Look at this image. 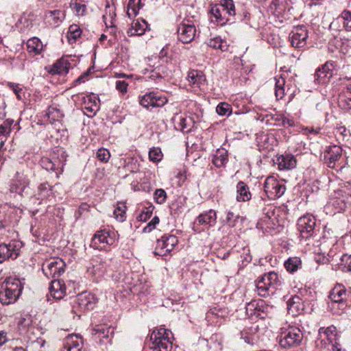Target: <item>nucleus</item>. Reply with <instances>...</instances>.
Segmentation results:
<instances>
[{"instance_id":"nucleus-33","label":"nucleus","mask_w":351,"mask_h":351,"mask_svg":"<svg viewBox=\"0 0 351 351\" xmlns=\"http://www.w3.org/2000/svg\"><path fill=\"white\" fill-rule=\"evenodd\" d=\"M222 12L224 17L226 15L233 17L236 14L235 6L233 0H221V25L226 24L229 19H226V22H221L222 21Z\"/></svg>"},{"instance_id":"nucleus-1","label":"nucleus","mask_w":351,"mask_h":351,"mask_svg":"<svg viewBox=\"0 0 351 351\" xmlns=\"http://www.w3.org/2000/svg\"><path fill=\"white\" fill-rule=\"evenodd\" d=\"M23 285L19 279L7 278L0 285V302L3 305L14 304L22 293Z\"/></svg>"},{"instance_id":"nucleus-5","label":"nucleus","mask_w":351,"mask_h":351,"mask_svg":"<svg viewBox=\"0 0 351 351\" xmlns=\"http://www.w3.org/2000/svg\"><path fill=\"white\" fill-rule=\"evenodd\" d=\"M303 339V334L300 328L290 327L282 331L279 336V344L284 348H291L299 346Z\"/></svg>"},{"instance_id":"nucleus-52","label":"nucleus","mask_w":351,"mask_h":351,"mask_svg":"<svg viewBox=\"0 0 351 351\" xmlns=\"http://www.w3.org/2000/svg\"><path fill=\"white\" fill-rule=\"evenodd\" d=\"M110 157V152L105 148H100L97 152V158L101 162H107Z\"/></svg>"},{"instance_id":"nucleus-62","label":"nucleus","mask_w":351,"mask_h":351,"mask_svg":"<svg viewBox=\"0 0 351 351\" xmlns=\"http://www.w3.org/2000/svg\"><path fill=\"white\" fill-rule=\"evenodd\" d=\"M331 346L332 347V351H346L342 348L341 345L338 341L332 344Z\"/></svg>"},{"instance_id":"nucleus-41","label":"nucleus","mask_w":351,"mask_h":351,"mask_svg":"<svg viewBox=\"0 0 351 351\" xmlns=\"http://www.w3.org/2000/svg\"><path fill=\"white\" fill-rule=\"evenodd\" d=\"M143 7L141 0H129L127 14L130 18L136 16Z\"/></svg>"},{"instance_id":"nucleus-30","label":"nucleus","mask_w":351,"mask_h":351,"mask_svg":"<svg viewBox=\"0 0 351 351\" xmlns=\"http://www.w3.org/2000/svg\"><path fill=\"white\" fill-rule=\"evenodd\" d=\"M319 335L323 339H327L331 345L338 341L337 328L333 325L326 328H320L319 329Z\"/></svg>"},{"instance_id":"nucleus-39","label":"nucleus","mask_w":351,"mask_h":351,"mask_svg":"<svg viewBox=\"0 0 351 351\" xmlns=\"http://www.w3.org/2000/svg\"><path fill=\"white\" fill-rule=\"evenodd\" d=\"M46 16L51 25L58 26L59 24L64 20V12L61 10H55L47 12Z\"/></svg>"},{"instance_id":"nucleus-8","label":"nucleus","mask_w":351,"mask_h":351,"mask_svg":"<svg viewBox=\"0 0 351 351\" xmlns=\"http://www.w3.org/2000/svg\"><path fill=\"white\" fill-rule=\"evenodd\" d=\"M343 159V149L341 147L335 145L327 147L324 154V160L329 168H343L345 165L342 162Z\"/></svg>"},{"instance_id":"nucleus-25","label":"nucleus","mask_w":351,"mask_h":351,"mask_svg":"<svg viewBox=\"0 0 351 351\" xmlns=\"http://www.w3.org/2000/svg\"><path fill=\"white\" fill-rule=\"evenodd\" d=\"M42 167L47 171L55 172L56 177L59 178L62 172L63 164L59 160H52L48 158H43L40 160Z\"/></svg>"},{"instance_id":"nucleus-16","label":"nucleus","mask_w":351,"mask_h":351,"mask_svg":"<svg viewBox=\"0 0 351 351\" xmlns=\"http://www.w3.org/2000/svg\"><path fill=\"white\" fill-rule=\"evenodd\" d=\"M20 248L21 244L14 241H10L8 244H0V263L9 258H16L19 254Z\"/></svg>"},{"instance_id":"nucleus-64","label":"nucleus","mask_w":351,"mask_h":351,"mask_svg":"<svg viewBox=\"0 0 351 351\" xmlns=\"http://www.w3.org/2000/svg\"><path fill=\"white\" fill-rule=\"evenodd\" d=\"M88 76V73H84V74H82V75H80L79 77H77L75 81H74V84L75 85H77L78 84H80L81 82H84V78L85 77H87Z\"/></svg>"},{"instance_id":"nucleus-35","label":"nucleus","mask_w":351,"mask_h":351,"mask_svg":"<svg viewBox=\"0 0 351 351\" xmlns=\"http://www.w3.org/2000/svg\"><path fill=\"white\" fill-rule=\"evenodd\" d=\"M275 95L277 99H282L286 94L285 77L283 74L275 77Z\"/></svg>"},{"instance_id":"nucleus-51","label":"nucleus","mask_w":351,"mask_h":351,"mask_svg":"<svg viewBox=\"0 0 351 351\" xmlns=\"http://www.w3.org/2000/svg\"><path fill=\"white\" fill-rule=\"evenodd\" d=\"M7 86L13 90L19 100L22 99L23 88L21 84L14 82H8Z\"/></svg>"},{"instance_id":"nucleus-23","label":"nucleus","mask_w":351,"mask_h":351,"mask_svg":"<svg viewBox=\"0 0 351 351\" xmlns=\"http://www.w3.org/2000/svg\"><path fill=\"white\" fill-rule=\"evenodd\" d=\"M75 302L81 310H90L94 308L97 299L91 293H83L77 295Z\"/></svg>"},{"instance_id":"nucleus-60","label":"nucleus","mask_w":351,"mask_h":351,"mask_svg":"<svg viewBox=\"0 0 351 351\" xmlns=\"http://www.w3.org/2000/svg\"><path fill=\"white\" fill-rule=\"evenodd\" d=\"M8 341L6 332L0 331V346H3Z\"/></svg>"},{"instance_id":"nucleus-43","label":"nucleus","mask_w":351,"mask_h":351,"mask_svg":"<svg viewBox=\"0 0 351 351\" xmlns=\"http://www.w3.org/2000/svg\"><path fill=\"white\" fill-rule=\"evenodd\" d=\"M47 114L51 123H53L56 121H59L63 117V114L60 110L53 106L48 108Z\"/></svg>"},{"instance_id":"nucleus-21","label":"nucleus","mask_w":351,"mask_h":351,"mask_svg":"<svg viewBox=\"0 0 351 351\" xmlns=\"http://www.w3.org/2000/svg\"><path fill=\"white\" fill-rule=\"evenodd\" d=\"M330 203L338 212L344 210L348 205L351 204V196L342 191H336Z\"/></svg>"},{"instance_id":"nucleus-27","label":"nucleus","mask_w":351,"mask_h":351,"mask_svg":"<svg viewBox=\"0 0 351 351\" xmlns=\"http://www.w3.org/2000/svg\"><path fill=\"white\" fill-rule=\"evenodd\" d=\"M277 165L280 170H289L296 167L297 161L292 154L281 155L277 158Z\"/></svg>"},{"instance_id":"nucleus-50","label":"nucleus","mask_w":351,"mask_h":351,"mask_svg":"<svg viewBox=\"0 0 351 351\" xmlns=\"http://www.w3.org/2000/svg\"><path fill=\"white\" fill-rule=\"evenodd\" d=\"M335 135L338 140H344L349 136V131L344 126L337 127L335 130Z\"/></svg>"},{"instance_id":"nucleus-4","label":"nucleus","mask_w":351,"mask_h":351,"mask_svg":"<svg viewBox=\"0 0 351 351\" xmlns=\"http://www.w3.org/2000/svg\"><path fill=\"white\" fill-rule=\"evenodd\" d=\"M246 313L250 317H256L260 319L271 317L275 312L276 308L267 304L263 300H254L246 305Z\"/></svg>"},{"instance_id":"nucleus-44","label":"nucleus","mask_w":351,"mask_h":351,"mask_svg":"<svg viewBox=\"0 0 351 351\" xmlns=\"http://www.w3.org/2000/svg\"><path fill=\"white\" fill-rule=\"evenodd\" d=\"M338 104L342 109H351V95L342 91L339 95Z\"/></svg>"},{"instance_id":"nucleus-20","label":"nucleus","mask_w":351,"mask_h":351,"mask_svg":"<svg viewBox=\"0 0 351 351\" xmlns=\"http://www.w3.org/2000/svg\"><path fill=\"white\" fill-rule=\"evenodd\" d=\"M82 108L85 114L89 117H93L99 110V99L94 94L84 97Z\"/></svg>"},{"instance_id":"nucleus-47","label":"nucleus","mask_w":351,"mask_h":351,"mask_svg":"<svg viewBox=\"0 0 351 351\" xmlns=\"http://www.w3.org/2000/svg\"><path fill=\"white\" fill-rule=\"evenodd\" d=\"M70 6L72 10L77 16H84L86 12V5L84 3H79L77 1H72Z\"/></svg>"},{"instance_id":"nucleus-17","label":"nucleus","mask_w":351,"mask_h":351,"mask_svg":"<svg viewBox=\"0 0 351 351\" xmlns=\"http://www.w3.org/2000/svg\"><path fill=\"white\" fill-rule=\"evenodd\" d=\"M308 31L305 26L300 25L293 28L289 34V39L293 47H304L306 44Z\"/></svg>"},{"instance_id":"nucleus-49","label":"nucleus","mask_w":351,"mask_h":351,"mask_svg":"<svg viewBox=\"0 0 351 351\" xmlns=\"http://www.w3.org/2000/svg\"><path fill=\"white\" fill-rule=\"evenodd\" d=\"M125 206L123 204H119L114 210V215L119 221H123L125 216Z\"/></svg>"},{"instance_id":"nucleus-42","label":"nucleus","mask_w":351,"mask_h":351,"mask_svg":"<svg viewBox=\"0 0 351 351\" xmlns=\"http://www.w3.org/2000/svg\"><path fill=\"white\" fill-rule=\"evenodd\" d=\"M302 266V261L298 257H291L285 262V267L286 269L290 272L293 273L297 271Z\"/></svg>"},{"instance_id":"nucleus-56","label":"nucleus","mask_w":351,"mask_h":351,"mask_svg":"<svg viewBox=\"0 0 351 351\" xmlns=\"http://www.w3.org/2000/svg\"><path fill=\"white\" fill-rule=\"evenodd\" d=\"M128 84L125 80H117L116 82V88L120 93L124 94L127 93Z\"/></svg>"},{"instance_id":"nucleus-28","label":"nucleus","mask_w":351,"mask_h":351,"mask_svg":"<svg viewBox=\"0 0 351 351\" xmlns=\"http://www.w3.org/2000/svg\"><path fill=\"white\" fill-rule=\"evenodd\" d=\"M112 333V329L110 327L101 324L95 326L92 330L95 340H99V342H104V339H109Z\"/></svg>"},{"instance_id":"nucleus-24","label":"nucleus","mask_w":351,"mask_h":351,"mask_svg":"<svg viewBox=\"0 0 351 351\" xmlns=\"http://www.w3.org/2000/svg\"><path fill=\"white\" fill-rule=\"evenodd\" d=\"M29 180L27 176L22 173L16 172V180L10 185V191L12 193H22L29 186Z\"/></svg>"},{"instance_id":"nucleus-48","label":"nucleus","mask_w":351,"mask_h":351,"mask_svg":"<svg viewBox=\"0 0 351 351\" xmlns=\"http://www.w3.org/2000/svg\"><path fill=\"white\" fill-rule=\"evenodd\" d=\"M339 19L343 23V27L348 30L351 31V12L343 11Z\"/></svg>"},{"instance_id":"nucleus-31","label":"nucleus","mask_w":351,"mask_h":351,"mask_svg":"<svg viewBox=\"0 0 351 351\" xmlns=\"http://www.w3.org/2000/svg\"><path fill=\"white\" fill-rule=\"evenodd\" d=\"M346 289L341 284H337L331 291L330 298L335 303L345 305Z\"/></svg>"},{"instance_id":"nucleus-2","label":"nucleus","mask_w":351,"mask_h":351,"mask_svg":"<svg viewBox=\"0 0 351 351\" xmlns=\"http://www.w3.org/2000/svg\"><path fill=\"white\" fill-rule=\"evenodd\" d=\"M172 332L165 328L154 330L150 335L152 351H170L172 348Z\"/></svg>"},{"instance_id":"nucleus-53","label":"nucleus","mask_w":351,"mask_h":351,"mask_svg":"<svg viewBox=\"0 0 351 351\" xmlns=\"http://www.w3.org/2000/svg\"><path fill=\"white\" fill-rule=\"evenodd\" d=\"M167 198V194L165 190L162 189H156L154 193V199L160 204H163Z\"/></svg>"},{"instance_id":"nucleus-37","label":"nucleus","mask_w":351,"mask_h":351,"mask_svg":"<svg viewBox=\"0 0 351 351\" xmlns=\"http://www.w3.org/2000/svg\"><path fill=\"white\" fill-rule=\"evenodd\" d=\"M110 259L104 258L100 259L93 265L92 273L94 276L101 277L103 276L108 271V263Z\"/></svg>"},{"instance_id":"nucleus-54","label":"nucleus","mask_w":351,"mask_h":351,"mask_svg":"<svg viewBox=\"0 0 351 351\" xmlns=\"http://www.w3.org/2000/svg\"><path fill=\"white\" fill-rule=\"evenodd\" d=\"M13 121L7 120L2 125H0V136H5L8 134L10 132V125L12 123Z\"/></svg>"},{"instance_id":"nucleus-10","label":"nucleus","mask_w":351,"mask_h":351,"mask_svg":"<svg viewBox=\"0 0 351 351\" xmlns=\"http://www.w3.org/2000/svg\"><path fill=\"white\" fill-rule=\"evenodd\" d=\"M178 238L174 235H164L157 241L154 254L165 256L169 254L178 245Z\"/></svg>"},{"instance_id":"nucleus-61","label":"nucleus","mask_w":351,"mask_h":351,"mask_svg":"<svg viewBox=\"0 0 351 351\" xmlns=\"http://www.w3.org/2000/svg\"><path fill=\"white\" fill-rule=\"evenodd\" d=\"M179 127V129L182 131H184V130L186 129V119L182 117L180 118Z\"/></svg>"},{"instance_id":"nucleus-36","label":"nucleus","mask_w":351,"mask_h":351,"mask_svg":"<svg viewBox=\"0 0 351 351\" xmlns=\"http://www.w3.org/2000/svg\"><path fill=\"white\" fill-rule=\"evenodd\" d=\"M249 188L243 182H239L237 185V201L246 202L251 199Z\"/></svg>"},{"instance_id":"nucleus-22","label":"nucleus","mask_w":351,"mask_h":351,"mask_svg":"<svg viewBox=\"0 0 351 351\" xmlns=\"http://www.w3.org/2000/svg\"><path fill=\"white\" fill-rule=\"evenodd\" d=\"M83 341L80 336L71 334L69 335L64 339V344L62 351H81Z\"/></svg>"},{"instance_id":"nucleus-12","label":"nucleus","mask_w":351,"mask_h":351,"mask_svg":"<svg viewBox=\"0 0 351 351\" xmlns=\"http://www.w3.org/2000/svg\"><path fill=\"white\" fill-rule=\"evenodd\" d=\"M65 263L60 258H53L43 265V271L47 278H56L64 271Z\"/></svg>"},{"instance_id":"nucleus-9","label":"nucleus","mask_w":351,"mask_h":351,"mask_svg":"<svg viewBox=\"0 0 351 351\" xmlns=\"http://www.w3.org/2000/svg\"><path fill=\"white\" fill-rule=\"evenodd\" d=\"M186 80L189 85L191 87V91L196 94H199L201 91L204 90L207 84L204 73L199 70L192 69L189 71Z\"/></svg>"},{"instance_id":"nucleus-14","label":"nucleus","mask_w":351,"mask_h":351,"mask_svg":"<svg viewBox=\"0 0 351 351\" xmlns=\"http://www.w3.org/2000/svg\"><path fill=\"white\" fill-rule=\"evenodd\" d=\"M167 99L159 93L150 92L139 97V103L144 108L161 107L166 104Z\"/></svg>"},{"instance_id":"nucleus-6","label":"nucleus","mask_w":351,"mask_h":351,"mask_svg":"<svg viewBox=\"0 0 351 351\" xmlns=\"http://www.w3.org/2000/svg\"><path fill=\"white\" fill-rule=\"evenodd\" d=\"M209 30L210 36H213L208 42V46L213 49L219 48V39L216 32H217L218 21L219 19V8L217 4L211 3L209 10Z\"/></svg>"},{"instance_id":"nucleus-19","label":"nucleus","mask_w":351,"mask_h":351,"mask_svg":"<svg viewBox=\"0 0 351 351\" xmlns=\"http://www.w3.org/2000/svg\"><path fill=\"white\" fill-rule=\"evenodd\" d=\"M274 206L272 204L267 205V207L263 209V217L257 223V226L263 230H267L272 229L274 226Z\"/></svg>"},{"instance_id":"nucleus-38","label":"nucleus","mask_w":351,"mask_h":351,"mask_svg":"<svg viewBox=\"0 0 351 351\" xmlns=\"http://www.w3.org/2000/svg\"><path fill=\"white\" fill-rule=\"evenodd\" d=\"M27 48L29 53L38 55L43 51V45L39 38L33 37L27 40Z\"/></svg>"},{"instance_id":"nucleus-45","label":"nucleus","mask_w":351,"mask_h":351,"mask_svg":"<svg viewBox=\"0 0 351 351\" xmlns=\"http://www.w3.org/2000/svg\"><path fill=\"white\" fill-rule=\"evenodd\" d=\"M82 29L76 24L71 25L67 32V38L70 43L75 42L77 38L80 37Z\"/></svg>"},{"instance_id":"nucleus-34","label":"nucleus","mask_w":351,"mask_h":351,"mask_svg":"<svg viewBox=\"0 0 351 351\" xmlns=\"http://www.w3.org/2000/svg\"><path fill=\"white\" fill-rule=\"evenodd\" d=\"M287 308L289 313L293 315L300 313L304 309L302 299L298 295L293 296L287 302Z\"/></svg>"},{"instance_id":"nucleus-55","label":"nucleus","mask_w":351,"mask_h":351,"mask_svg":"<svg viewBox=\"0 0 351 351\" xmlns=\"http://www.w3.org/2000/svg\"><path fill=\"white\" fill-rule=\"evenodd\" d=\"M232 114V107L226 102H221V116H229Z\"/></svg>"},{"instance_id":"nucleus-29","label":"nucleus","mask_w":351,"mask_h":351,"mask_svg":"<svg viewBox=\"0 0 351 351\" xmlns=\"http://www.w3.org/2000/svg\"><path fill=\"white\" fill-rule=\"evenodd\" d=\"M216 212L213 210H210L208 212L201 214L198 216L194 222V228L199 225H205L208 226H213L216 223Z\"/></svg>"},{"instance_id":"nucleus-18","label":"nucleus","mask_w":351,"mask_h":351,"mask_svg":"<svg viewBox=\"0 0 351 351\" xmlns=\"http://www.w3.org/2000/svg\"><path fill=\"white\" fill-rule=\"evenodd\" d=\"M335 64L332 61H327L322 68H319L315 74V82L318 84H326L329 82L333 75Z\"/></svg>"},{"instance_id":"nucleus-13","label":"nucleus","mask_w":351,"mask_h":351,"mask_svg":"<svg viewBox=\"0 0 351 351\" xmlns=\"http://www.w3.org/2000/svg\"><path fill=\"white\" fill-rule=\"evenodd\" d=\"M316 220L313 215L307 214L298 219V229L300 236L304 239L312 237L315 232Z\"/></svg>"},{"instance_id":"nucleus-57","label":"nucleus","mask_w":351,"mask_h":351,"mask_svg":"<svg viewBox=\"0 0 351 351\" xmlns=\"http://www.w3.org/2000/svg\"><path fill=\"white\" fill-rule=\"evenodd\" d=\"M239 215H236L233 212H228L226 216V222L229 226H234V223L238 219Z\"/></svg>"},{"instance_id":"nucleus-40","label":"nucleus","mask_w":351,"mask_h":351,"mask_svg":"<svg viewBox=\"0 0 351 351\" xmlns=\"http://www.w3.org/2000/svg\"><path fill=\"white\" fill-rule=\"evenodd\" d=\"M69 63L67 60L60 59L53 64L51 73L52 74L64 75L69 72Z\"/></svg>"},{"instance_id":"nucleus-59","label":"nucleus","mask_w":351,"mask_h":351,"mask_svg":"<svg viewBox=\"0 0 351 351\" xmlns=\"http://www.w3.org/2000/svg\"><path fill=\"white\" fill-rule=\"evenodd\" d=\"M243 261L246 263H250L252 261V256L250 254V249L248 247H244L243 249Z\"/></svg>"},{"instance_id":"nucleus-3","label":"nucleus","mask_w":351,"mask_h":351,"mask_svg":"<svg viewBox=\"0 0 351 351\" xmlns=\"http://www.w3.org/2000/svg\"><path fill=\"white\" fill-rule=\"evenodd\" d=\"M281 278L278 274L271 271L261 276L256 284L257 293L266 297L274 293L275 290L281 285Z\"/></svg>"},{"instance_id":"nucleus-63","label":"nucleus","mask_w":351,"mask_h":351,"mask_svg":"<svg viewBox=\"0 0 351 351\" xmlns=\"http://www.w3.org/2000/svg\"><path fill=\"white\" fill-rule=\"evenodd\" d=\"M282 123L285 126L292 127L294 125V121L292 119L284 118L282 119Z\"/></svg>"},{"instance_id":"nucleus-15","label":"nucleus","mask_w":351,"mask_h":351,"mask_svg":"<svg viewBox=\"0 0 351 351\" xmlns=\"http://www.w3.org/2000/svg\"><path fill=\"white\" fill-rule=\"evenodd\" d=\"M178 38L183 43H189L195 38L196 34L195 26L189 20H184L177 29Z\"/></svg>"},{"instance_id":"nucleus-11","label":"nucleus","mask_w":351,"mask_h":351,"mask_svg":"<svg viewBox=\"0 0 351 351\" xmlns=\"http://www.w3.org/2000/svg\"><path fill=\"white\" fill-rule=\"evenodd\" d=\"M285 186L273 176L267 178L264 190L267 196L271 199L281 197L285 192Z\"/></svg>"},{"instance_id":"nucleus-58","label":"nucleus","mask_w":351,"mask_h":351,"mask_svg":"<svg viewBox=\"0 0 351 351\" xmlns=\"http://www.w3.org/2000/svg\"><path fill=\"white\" fill-rule=\"evenodd\" d=\"M159 218L158 217H154L150 222L144 228V231L147 232H151L153 229L155 228L156 224L159 223Z\"/></svg>"},{"instance_id":"nucleus-7","label":"nucleus","mask_w":351,"mask_h":351,"mask_svg":"<svg viewBox=\"0 0 351 351\" xmlns=\"http://www.w3.org/2000/svg\"><path fill=\"white\" fill-rule=\"evenodd\" d=\"M116 240L115 232L104 229L97 231L92 239L90 246L97 250H104L106 246L112 245Z\"/></svg>"},{"instance_id":"nucleus-26","label":"nucleus","mask_w":351,"mask_h":351,"mask_svg":"<svg viewBox=\"0 0 351 351\" xmlns=\"http://www.w3.org/2000/svg\"><path fill=\"white\" fill-rule=\"evenodd\" d=\"M49 293L56 300L63 298L66 294V286L64 282L61 280H52L49 287Z\"/></svg>"},{"instance_id":"nucleus-32","label":"nucleus","mask_w":351,"mask_h":351,"mask_svg":"<svg viewBox=\"0 0 351 351\" xmlns=\"http://www.w3.org/2000/svg\"><path fill=\"white\" fill-rule=\"evenodd\" d=\"M149 25L144 19H137L132 23L131 27L128 31L129 36H141L148 29Z\"/></svg>"},{"instance_id":"nucleus-46","label":"nucleus","mask_w":351,"mask_h":351,"mask_svg":"<svg viewBox=\"0 0 351 351\" xmlns=\"http://www.w3.org/2000/svg\"><path fill=\"white\" fill-rule=\"evenodd\" d=\"M163 154L160 147H154L149 149V158L154 162H158L162 160Z\"/></svg>"}]
</instances>
